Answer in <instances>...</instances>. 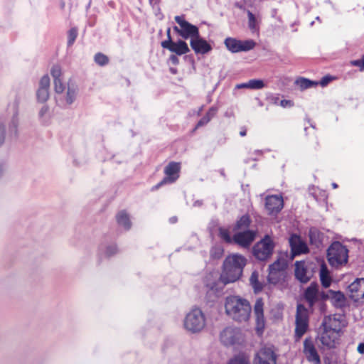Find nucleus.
<instances>
[{
    "label": "nucleus",
    "instance_id": "27",
    "mask_svg": "<svg viewBox=\"0 0 364 364\" xmlns=\"http://www.w3.org/2000/svg\"><path fill=\"white\" fill-rule=\"evenodd\" d=\"M216 112H217L216 108H215V107L210 108L209 110L208 111V112L198 122V123L194 129V131L200 127L206 125L211 120V119L215 115Z\"/></svg>",
    "mask_w": 364,
    "mask_h": 364
},
{
    "label": "nucleus",
    "instance_id": "15",
    "mask_svg": "<svg viewBox=\"0 0 364 364\" xmlns=\"http://www.w3.org/2000/svg\"><path fill=\"white\" fill-rule=\"evenodd\" d=\"M284 206V201L282 196L277 195L268 196L265 198V208L269 215H277Z\"/></svg>",
    "mask_w": 364,
    "mask_h": 364
},
{
    "label": "nucleus",
    "instance_id": "54",
    "mask_svg": "<svg viewBox=\"0 0 364 364\" xmlns=\"http://www.w3.org/2000/svg\"><path fill=\"white\" fill-rule=\"evenodd\" d=\"M166 35H167V40L165 41H169L170 40H172V38L171 36V28H168L166 31Z\"/></svg>",
    "mask_w": 364,
    "mask_h": 364
},
{
    "label": "nucleus",
    "instance_id": "42",
    "mask_svg": "<svg viewBox=\"0 0 364 364\" xmlns=\"http://www.w3.org/2000/svg\"><path fill=\"white\" fill-rule=\"evenodd\" d=\"M77 37V28H72L68 31V46H71L75 41Z\"/></svg>",
    "mask_w": 364,
    "mask_h": 364
},
{
    "label": "nucleus",
    "instance_id": "32",
    "mask_svg": "<svg viewBox=\"0 0 364 364\" xmlns=\"http://www.w3.org/2000/svg\"><path fill=\"white\" fill-rule=\"evenodd\" d=\"M77 94V88L74 85H70V82L68 83V90L65 97L66 102L71 105L75 100Z\"/></svg>",
    "mask_w": 364,
    "mask_h": 364
},
{
    "label": "nucleus",
    "instance_id": "8",
    "mask_svg": "<svg viewBox=\"0 0 364 364\" xmlns=\"http://www.w3.org/2000/svg\"><path fill=\"white\" fill-rule=\"evenodd\" d=\"M224 44L228 50L234 53L249 51L253 49L256 45L253 40L241 41L231 37L226 38Z\"/></svg>",
    "mask_w": 364,
    "mask_h": 364
},
{
    "label": "nucleus",
    "instance_id": "49",
    "mask_svg": "<svg viewBox=\"0 0 364 364\" xmlns=\"http://www.w3.org/2000/svg\"><path fill=\"white\" fill-rule=\"evenodd\" d=\"M169 60L172 64L177 65L179 63V59L177 57V55H171L169 57Z\"/></svg>",
    "mask_w": 364,
    "mask_h": 364
},
{
    "label": "nucleus",
    "instance_id": "50",
    "mask_svg": "<svg viewBox=\"0 0 364 364\" xmlns=\"http://www.w3.org/2000/svg\"><path fill=\"white\" fill-rule=\"evenodd\" d=\"M280 105L283 107H286L287 106L291 107L293 106V102L291 100H282L280 102Z\"/></svg>",
    "mask_w": 364,
    "mask_h": 364
},
{
    "label": "nucleus",
    "instance_id": "41",
    "mask_svg": "<svg viewBox=\"0 0 364 364\" xmlns=\"http://www.w3.org/2000/svg\"><path fill=\"white\" fill-rule=\"evenodd\" d=\"M249 85L251 90H260L265 87L264 81L259 79L250 80Z\"/></svg>",
    "mask_w": 364,
    "mask_h": 364
},
{
    "label": "nucleus",
    "instance_id": "9",
    "mask_svg": "<svg viewBox=\"0 0 364 364\" xmlns=\"http://www.w3.org/2000/svg\"><path fill=\"white\" fill-rule=\"evenodd\" d=\"M181 169V164L178 162L171 161L164 168V173L166 176L156 186H153L151 190L159 189L163 185L167 183H173L178 178V173Z\"/></svg>",
    "mask_w": 364,
    "mask_h": 364
},
{
    "label": "nucleus",
    "instance_id": "37",
    "mask_svg": "<svg viewBox=\"0 0 364 364\" xmlns=\"http://www.w3.org/2000/svg\"><path fill=\"white\" fill-rule=\"evenodd\" d=\"M284 274H279L278 272L269 270L268 281L269 283L276 284L280 282Z\"/></svg>",
    "mask_w": 364,
    "mask_h": 364
},
{
    "label": "nucleus",
    "instance_id": "60",
    "mask_svg": "<svg viewBox=\"0 0 364 364\" xmlns=\"http://www.w3.org/2000/svg\"><path fill=\"white\" fill-rule=\"evenodd\" d=\"M170 72L172 73V74H176L177 73V69L176 68H170Z\"/></svg>",
    "mask_w": 364,
    "mask_h": 364
},
{
    "label": "nucleus",
    "instance_id": "23",
    "mask_svg": "<svg viewBox=\"0 0 364 364\" xmlns=\"http://www.w3.org/2000/svg\"><path fill=\"white\" fill-rule=\"evenodd\" d=\"M307 268L304 261H296L295 263V277L301 283H307L310 277L306 274Z\"/></svg>",
    "mask_w": 364,
    "mask_h": 364
},
{
    "label": "nucleus",
    "instance_id": "53",
    "mask_svg": "<svg viewBox=\"0 0 364 364\" xmlns=\"http://www.w3.org/2000/svg\"><path fill=\"white\" fill-rule=\"evenodd\" d=\"M48 107L47 106H43V107L41 109V110H40V112H39V115H40V117H43V116H44V114H45L46 113H47V112H48Z\"/></svg>",
    "mask_w": 364,
    "mask_h": 364
},
{
    "label": "nucleus",
    "instance_id": "5",
    "mask_svg": "<svg viewBox=\"0 0 364 364\" xmlns=\"http://www.w3.org/2000/svg\"><path fill=\"white\" fill-rule=\"evenodd\" d=\"M274 247V245L271 237L266 235L254 245L252 254L258 260L265 261L272 255Z\"/></svg>",
    "mask_w": 364,
    "mask_h": 364
},
{
    "label": "nucleus",
    "instance_id": "40",
    "mask_svg": "<svg viewBox=\"0 0 364 364\" xmlns=\"http://www.w3.org/2000/svg\"><path fill=\"white\" fill-rule=\"evenodd\" d=\"M248 16V26L251 31H256L258 29L257 21L255 16L250 11H247Z\"/></svg>",
    "mask_w": 364,
    "mask_h": 364
},
{
    "label": "nucleus",
    "instance_id": "63",
    "mask_svg": "<svg viewBox=\"0 0 364 364\" xmlns=\"http://www.w3.org/2000/svg\"><path fill=\"white\" fill-rule=\"evenodd\" d=\"M221 174L223 175V176L225 175L224 173H223V171H221Z\"/></svg>",
    "mask_w": 364,
    "mask_h": 364
},
{
    "label": "nucleus",
    "instance_id": "10",
    "mask_svg": "<svg viewBox=\"0 0 364 364\" xmlns=\"http://www.w3.org/2000/svg\"><path fill=\"white\" fill-rule=\"evenodd\" d=\"M277 356L272 347H263L256 354L254 364H277Z\"/></svg>",
    "mask_w": 364,
    "mask_h": 364
},
{
    "label": "nucleus",
    "instance_id": "48",
    "mask_svg": "<svg viewBox=\"0 0 364 364\" xmlns=\"http://www.w3.org/2000/svg\"><path fill=\"white\" fill-rule=\"evenodd\" d=\"M333 79V77L330 75H326L321 78V80L318 82V85H321L322 87L326 86Z\"/></svg>",
    "mask_w": 364,
    "mask_h": 364
},
{
    "label": "nucleus",
    "instance_id": "55",
    "mask_svg": "<svg viewBox=\"0 0 364 364\" xmlns=\"http://www.w3.org/2000/svg\"><path fill=\"white\" fill-rule=\"evenodd\" d=\"M320 296L323 300H326L329 298V295L325 292H322L321 294H319V297Z\"/></svg>",
    "mask_w": 364,
    "mask_h": 364
},
{
    "label": "nucleus",
    "instance_id": "2",
    "mask_svg": "<svg viewBox=\"0 0 364 364\" xmlns=\"http://www.w3.org/2000/svg\"><path fill=\"white\" fill-rule=\"evenodd\" d=\"M225 308L226 314L236 321H247L250 316L251 306L249 301L239 296L227 297Z\"/></svg>",
    "mask_w": 364,
    "mask_h": 364
},
{
    "label": "nucleus",
    "instance_id": "52",
    "mask_svg": "<svg viewBox=\"0 0 364 364\" xmlns=\"http://www.w3.org/2000/svg\"><path fill=\"white\" fill-rule=\"evenodd\" d=\"M357 350L360 354H364V342L360 343L358 346Z\"/></svg>",
    "mask_w": 364,
    "mask_h": 364
},
{
    "label": "nucleus",
    "instance_id": "14",
    "mask_svg": "<svg viewBox=\"0 0 364 364\" xmlns=\"http://www.w3.org/2000/svg\"><path fill=\"white\" fill-rule=\"evenodd\" d=\"M289 243L293 257L308 253L309 251L306 243L296 234L291 235L289 239Z\"/></svg>",
    "mask_w": 364,
    "mask_h": 364
},
{
    "label": "nucleus",
    "instance_id": "12",
    "mask_svg": "<svg viewBox=\"0 0 364 364\" xmlns=\"http://www.w3.org/2000/svg\"><path fill=\"white\" fill-rule=\"evenodd\" d=\"M161 46L163 48L167 49L177 55H182L190 51L186 42L181 39H179L176 42L173 40H170L169 41H162L161 43Z\"/></svg>",
    "mask_w": 364,
    "mask_h": 364
},
{
    "label": "nucleus",
    "instance_id": "33",
    "mask_svg": "<svg viewBox=\"0 0 364 364\" xmlns=\"http://www.w3.org/2000/svg\"><path fill=\"white\" fill-rule=\"evenodd\" d=\"M18 124V114H17V112H16L13 115L11 119L9 122V134L11 136H16Z\"/></svg>",
    "mask_w": 364,
    "mask_h": 364
},
{
    "label": "nucleus",
    "instance_id": "6",
    "mask_svg": "<svg viewBox=\"0 0 364 364\" xmlns=\"http://www.w3.org/2000/svg\"><path fill=\"white\" fill-rule=\"evenodd\" d=\"M174 19L180 26V28L175 26L173 28V31L183 39H188L189 38L192 39L200 33L198 28L186 21L184 16H176Z\"/></svg>",
    "mask_w": 364,
    "mask_h": 364
},
{
    "label": "nucleus",
    "instance_id": "3",
    "mask_svg": "<svg viewBox=\"0 0 364 364\" xmlns=\"http://www.w3.org/2000/svg\"><path fill=\"white\" fill-rule=\"evenodd\" d=\"M329 264L335 267L346 264L348 259V250L340 242H333L327 250Z\"/></svg>",
    "mask_w": 364,
    "mask_h": 364
},
{
    "label": "nucleus",
    "instance_id": "39",
    "mask_svg": "<svg viewBox=\"0 0 364 364\" xmlns=\"http://www.w3.org/2000/svg\"><path fill=\"white\" fill-rule=\"evenodd\" d=\"M328 293L330 294L332 299L335 301V303L341 304L344 302L345 296L341 291H334L333 290H329Z\"/></svg>",
    "mask_w": 364,
    "mask_h": 364
},
{
    "label": "nucleus",
    "instance_id": "25",
    "mask_svg": "<svg viewBox=\"0 0 364 364\" xmlns=\"http://www.w3.org/2000/svg\"><path fill=\"white\" fill-rule=\"evenodd\" d=\"M252 223V220L249 215L245 214L240 217L235 223L233 230H248L250 224Z\"/></svg>",
    "mask_w": 364,
    "mask_h": 364
},
{
    "label": "nucleus",
    "instance_id": "13",
    "mask_svg": "<svg viewBox=\"0 0 364 364\" xmlns=\"http://www.w3.org/2000/svg\"><path fill=\"white\" fill-rule=\"evenodd\" d=\"M303 352L309 362L314 364L321 363L320 356L311 337L305 338Z\"/></svg>",
    "mask_w": 364,
    "mask_h": 364
},
{
    "label": "nucleus",
    "instance_id": "51",
    "mask_svg": "<svg viewBox=\"0 0 364 364\" xmlns=\"http://www.w3.org/2000/svg\"><path fill=\"white\" fill-rule=\"evenodd\" d=\"M235 88L236 89H243V88L250 89L249 81L247 82L236 85Z\"/></svg>",
    "mask_w": 364,
    "mask_h": 364
},
{
    "label": "nucleus",
    "instance_id": "18",
    "mask_svg": "<svg viewBox=\"0 0 364 364\" xmlns=\"http://www.w3.org/2000/svg\"><path fill=\"white\" fill-rule=\"evenodd\" d=\"M50 74L53 78L54 90L57 94H62L65 86L63 82L62 69L59 65H54L50 70Z\"/></svg>",
    "mask_w": 364,
    "mask_h": 364
},
{
    "label": "nucleus",
    "instance_id": "1",
    "mask_svg": "<svg viewBox=\"0 0 364 364\" xmlns=\"http://www.w3.org/2000/svg\"><path fill=\"white\" fill-rule=\"evenodd\" d=\"M247 264L246 258L240 255H232L227 257L223 262V270L220 280L224 284L232 283L238 280Z\"/></svg>",
    "mask_w": 364,
    "mask_h": 364
},
{
    "label": "nucleus",
    "instance_id": "11",
    "mask_svg": "<svg viewBox=\"0 0 364 364\" xmlns=\"http://www.w3.org/2000/svg\"><path fill=\"white\" fill-rule=\"evenodd\" d=\"M257 231L253 230H247L236 232L232 240L234 243L242 247H249L253 241L255 240Z\"/></svg>",
    "mask_w": 364,
    "mask_h": 364
},
{
    "label": "nucleus",
    "instance_id": "58",
    "mask_svg": "<svg viewBox=\"0 0 364 364\" xmlns=\"http://www.w3.org/2000/svg\"><path fill=\"white\" fill-rule=\"evenodd\" d=\"M160 1L161 0H149V3L151 5L154 6V5H156V4H159Z\"/></svg>",
    "mask_w": 364,
    "mask_h": 364
},
{
    "label": "nucleus",
    "instance_id": "34",
    "mask_svg": "<svg viewBox=\"0 0 364 364\" xmlns=\"http://www.w3.org/2000/svg\"><path fill=\"white\" fill-rule=\"evenodd\" d=\"M95 63L100 66L107 65L109 63L108 56L102 53H97L94 56Z\"/></svg>",
    "mask_w": 364,
    "mask_h": 364
},
{
    "label": "nucleus",
    "instance_id": "30",
    "mask_svg": "<svg viewBox=\"0 0 364 364\" xmlns=\"http://www.w3.org/2000/svg\"><path fill=\"white\" fill-rule=\"evenodd\" d=\"M320 279L323 287L328 288L331 284V278L325 265H322L320 270Z\"/></svg>",
    "mask_w": 364,
    "mask_h": 364
},
{
    "label": "nucleus",
    "instance_id": "61",
    "mask_svg": "<svg viewBox=\"0 0 364 364\" xmlns=\"http://www.w3.org/2000/svg\"><path fill=\"white\" fill-rule=\"evenodd\" d=\"M332 186L333 188H336L338 187V185L336 183H333Z\"/></svg>",
    "mask_w": 364,
    "mask_h": 364
},
{
    "label": "nucleus",
    "instance_id": "17",
    "mask_svg": "<svg viewBox=\"0 0 364 364\" xmlns=\"http://www.w3.org/2000/svg\"><path fill=\"white\" fill-rule=\"evenodd\" d=\"M190 45L196 54H205L212 50L210 44L200 33L191 39Z\"/></svg>",
    "mask_w": 364,
    "mask_h": 364
},
{
    "label": "nucleus",
    "instance_id": "19",
    "mask_svg": "<svg viewBox=\"0 0 364 364\" xmlns=\"http://www.w3.org/2000/svg\"><path fill=\"white\" fill-rule=\"evenodd\" d=\"M322 326H323V331L321 333L319 338L321 343L328 348H334L336 331L331 327L327 326L325 323H323Z\"/></svg>",
    "mask_w": 364,
    "mask_h": 364
},
{
    "label": "nucleus",
    "instance_id": "21",
    "mask_svg": "<svg viewBox=\"0 0 364 364\" xmlns=\"http://www.w3.org/2000/svg\"><path fill=\"white\" fill-rule=\"evenodd\" d=\"M238 330L227 327L220 333V341L225 346H232L238 340Z\"/></svg>",
    "mask_w": 364,
    "mask_h": 364
},
{
    "label": "nucleus",
    "instance_id": "20",
    "mask_svg": "<svg viewBox=\"0 0 364 364\" xmlns=\"http://www.w3.org/2000/svg\"><path fill=\"white\" fill-rule=\"evenodd\" d=\"M309 237L311 246L317 249L323 247L326 236L319 229L316 227L310 228L309 230Z\"/></svg>",
    "mask_w": 364,
    "mask_h": 364
},
{
    "label": "nucleus",
    "instance_id": "26",
    "mask_svg": "<svg viewBox=\"0 0 364 364\" xmlns=\"http://www.w3.org/2000/svg\"><path fill=\"white\" fill-rule=\"evenodd\" d=\"M117 223L122 226L125 230H128L131 228L132 223L129 215L124 211H120L116 216Z\"/></svg>",
    "mask_w": 364,
    "mask_h": 364
},
{
    "label": "nucleus",
    "instance_id": "46",
    "mask_svg": "<svg viewBox=\"0 0 364 364\" xmlns=\"http://www.w3.org/2000/svg\"><path fill=\"white\" fill-rule=\"evenodd\" d=\"M5 127H6V122L0 121V146L3 144L5 139Z\"/></svg>",
    "mask_w": 364,
    "mask_h": 364
},
{
    "label": "nucleus",
    "instance_id": "59",
    "mask_svg": "<svg viewBox=\"0 0 364 364\" xmlns=\"http://www.w3.org/2000/svg\"><path fill=\"white\" fill-rule=\"evenodd\" d=\"M240 136H246V134H247V130H246V129H245V128H244V129H242L240 131Z\"/></svg>",
    "mask_w": 364,
    "mask_h": 364
},
{
    "label": "nucleus",
    "instance_id": "43",
    "mask_svg": "<svg viewBox=\"0 0 364 364\" xmlns=\"http://www.w3.org/2000/svg\"><path fill=\"white\" fill-rule=\"evenodd\" d=\"M284 265L281 263L279 260L274 262L273 264L269 265V270L278 272L279 274H284Z\"/></svg>",
    "mask_w": 364,
    "mask_h": 364
},
{
    "label": "nucleus",
    "instance_id": "7",
    "mask_svg": "<svg viewBox=\"0 0 364 364\" xmlns=\"http://www.w3.org/2000/svg\"><path fill=\"white\" fill-rule=\"evenodd\" d=\"M295 337L301 338L309 328V313L308 309L301 304H297L296 321H295Z\"/></svg>",
    "mask_w": 364,
    "mask_h": 364
},
{
    "label": "nucleus",
    "instance_id": "16",
    "mask_svg": "<svg viewBox=\"0 0 364 364\" xmlns=\"http://www.w3.org/2000/svg\"><path fill=\"white\" fill-rule=\"evenodd\" d=\"M350 297L355 301H364V278H358L348 286Z\"/></svg>",
    "mask_w": 364,
    "mask_h": 364
},
{
    "label": "nucleus",
    "instance_id": "22",
    "mask_svg": "<svg viewBox=\"0 0 364 364\" xmlns=\"http://www.w3.org/2000/svg\"><path fill=\"white\" fill-rule=\"evenodd\" d=\"M304 296L309 304V308L312 309L315 303L319 299L318 284L311 283L304 291Z\"/></svg>",
    "mask_w": 364,
    "mask_h": 364
},
{
    "label": "nucleus",
    "instance_id": "31",
    "mask_svg": "<svg viewBox=\"0 0 364 364\" xmlns=\"http://www.w3.org/2000/svg\"><path fill=\"white\" fill-rule=\"evenodd\" d=\"M224 253V249L220 245H215L210 250V258L213 260L220 259Z\"/></svg>",
    "mask_w": 364,
    "mask_h": 364
},
{
    "label": "nucleus",
    "instance_id": "57",
    "mask_svg": "<svg viewBox=\"0 0 364 364\" xmlns=\"http://www.w3.org/2000/svg\"><path fill=\"white\" fill-rule=\"evenodd\" d=\"M235 6L238 8V9H244V6L242 4L239 3V2H236L235 4Z\"/></svg>",
    "mask_w": 364,
    "mask_h": 364
},
{
    "label": "nucleus",
    "instance_id": "45",
    "mask_svg": "<svg viewBox=\"0 0 364 364\" xmlns=\"http://www.w3.org/2000/svg\"><path fill=\"white\" fill-rule=\"evenodd\" d=\"M49 89L50 88V77L48 75H43L39 82V87Z\"/></svg>",
    "mask_w": 364,
    "mask_h": 364
},
{
    "label": "nucleus",
    "instance_id": "56",
    "mask_svg": "<svg viewBox=\"0 0 364 364\" xmlns=\"http://www.w3.org/2000/svg\"><path fill=\"white\" fill-rule=\"evenodd\" d=\"M178 221V218L176 216H173L169 218V222L172 224L176 223Z\"/></svg>",
    "mask_w": 364,
    "mask_h": 364
},
{
    "label": "nucleus",
    "instance_id": "38",
    "mask_svg": "<svg viewBox=\"0 0 364 364\" xmlns=\"http://www.w3.org/2000/svg\"><path fill=\"white\" fill-rule=\"evenodd\" d=\"M228 364H250V362L245 355L240 354L230 359Z\"/></svg>",
    "mask_w": 364,
    "mask_h": 364
},
{
    "label": "nucleus",
    "instance_id": "36",
    "mask_svg": "<svg viewBox=\"0 0 364 364\" xmlns=\"http://www.w3.org/2000/svg\"><path fill=\"white\" fill-rule=\"evenodd\" d=\"M36 97L39 102H46L49 98V89L38 88L36 92Z\"/></svg>",
    "mask_w": 364,
    "mask_h": 364
},
{
    "label": "nucleus",
    "instance_id": "35",
    "mask_svg": "<svg viewBox=\"0 0 364 364\" xmlns=\"http://www.w3.org/2000/svg\"><path fill=\"white\" fill-rule=\"evenodd\" d=\"M118 252H119V250H118L117 245L112 244V245H107L105 247V250H103L102 254L105 255V257L109 258V257L115 255L116 254H117Z\"/></svg>",
    "mask_w": 364,
    "mask_h": 364
},
{
    "label": "nucleus",
    "instance_id": "28",
    "mask_svg": "<svg viewBox=\"0 0 364 364\" xmlns=\"http://www.w3.org/2000/svg\"><path fill=\"white\" fill-rule=\"evenodd\" d=\"M250 284L253 288L255 293L260 292L263 289V285L259 281V273L257 271L252 272L250 277Z\"/></svg>",
    "mask_w": 364,
    "mask_h": 364
},
{
    "label": "nucleus",
    "instance_id": "62",
    "mask_svg": "<svg viewBox=\"0 0 364 364\" xmlns=\"http://www.w3.org/2000/svg\"><path fill=\"white\" fill-rule=\"evenodd\" d=\"M1 173H2V167H1V166L0 165V176L1 175Z\"/></svg>",
    "mask_w": 364,
    "mask_h": 364
},
{
    "label": "nucleus",
    "instance_id": "47",
    "mask_svg": "<svg viewBox=\"0 0 364 364\" xmlns=\"http://www.w3.org/2000/svg\"><path fill=\"white\" fill-rule=\"evenodd\" d=\"M350 64L358 67L360 71H364V55L361 59L352 60Z\"/></svg>",
    "mask_w": 364,
    "mask_h": 364
},
{
    "label": "nucleus",
    "instance_id": "29",
    "mask_svg": "<svg viewBox=\"0 0 364 364\" xmlns=\"http://www.w3.org/2000/svg\"><path fill=\"white\" fill-rule=\"evenodd\" d=\"M295 84L299 87L301 90L316 86L318 85L317 81H313L307 78L299 77L296 80Z\"/></svg>",
    "mask_w": 364,
    "mask_h": 364
},
{
    "label": "nucleus",
    "instance_id": "24",
    "mask_svg": "<svg viewBox=\"0 0 364 364\" xmlns=\"http://www.w3.org/2000/svg\"><path fill=\"white\" fill-rule=\"evenodd\" d=\"M264 302L262 299H257L254 306V314L256 317V322L257 327H264Z\"/></svg>",
    "mask_w": 364,
    "mask_h": 364
},
{
    "label": "nucleus",
    "instance_id": "4",
    "mask_svg": "<svg viewBox=\"0 0 364 364\" xmlns=\"http://www.w3.org/2000/svg\"><path fill=\"white\" fill-rule=\"evenodd\" d=\"M185 328L192 333L200 332L205 326V317L199 308H193L188 312L184 319Z\"/></svg>",
    "mask_w": 364,
    "mask_h": 364
},
{
    "label": "nucleus",
    "instance_id": "44",
    "mask_svg": "<svg viewBox=\"0 0 364 364\" xmlns=\"http://www.w3.org/2000/svg\"><path fill=\"white\" fill-rule=\"evenodd\" d=\"M219 236L227 243H231L233 242L232 238L230 236L229 231L223 228H219Z\"/></svg>",
    "mask_w": 364,
    "mask_h": 364
}]
</instances>
